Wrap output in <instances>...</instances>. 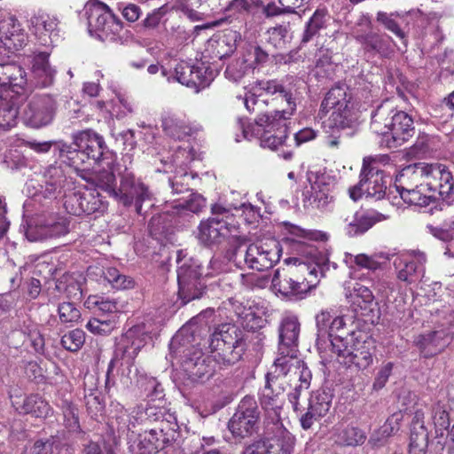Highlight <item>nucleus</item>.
I'll return each mask as SVG.
<instances>
[{
	"mask_svg": "<svg viewBox=\"0 0 454 454\" xmlns=\"http://www.w3.org/2000/svg\"><path fill=\"white\" fill-rule=\"evenodd\" d=\"M288 33L286 26L279 25L268 29V42L276 48H282L286 44V38Z\"/></svg>",
	"mask_w": 454,
	"mask_h": 454,
	"instance_id": "62",
	"label": "nucleus"
},
{
	"mask_svg": "<svg viewBox=\"0 0 454 454\" xmlns=\"http://www.w3.org/2000/svg\"><path fill=\"white\" fill-rule=\"evenodd\" d=\"M377 21L381 23L386 29L395 34L399 39L406 43V34L400 27L399 24L392 18V14H387L383 12L377 13Z\"/></svg>",
	"mask_w": 454,
	"mask_h": 454,
	"instance_id": "58",
	"label": "nucleus"
},
{
	"mask_svg": "<svg viewBox=\"0 0 454 454\" xmlns=\"http://www.w3.org/2000/svg\"><path fill=\"white\" fill-rule=\"evenodd\" d=\"M331 19L332 16L325 7H317L305 23L301 43H308L319 36L321 31L327 28Z\"/></svg>",
	"mask_w": 454,
	"mask_h": 454,
	"instance_id": "33",
	"label": "nucleus"
},
{
	"mask_svg": "<svg viewBox=\"0 0 454 454\" xmlns=\"http://www.w3.org/2000/svg\"><path fill=\"white\" fill-rule=\"evenodd\" d=\"M330 121L337 129H351L353 134L359 125V113L354 104H351L344 109L334 110L330 116Z\"/></svg>",
	"mask_w": 454,
	"mask_h": 454,
	"instance_id": "38",
	"label": "nucleus"
},
{
	"mask_svg": "<svg viewBox=\"0 0 454 454\" xmlns=\"http://www.w3.org/2000/svg\"><path fill=\"white\" fill-rule=\"evenodd\" d=\"M59 21L55 16L39 12L34 14L29 20L30 30L37 43L46 47H53L59 42Z\"/></svg>",
	"mask_w": 454,
	"mask_h": 454,
	"instance_id": "18",
	"label": "nucleus"
},
{
	"mask_svg": "<svg viewBox=\"0 0 454 454\" xmlns=\"http://www.w3.org/2000/svg\"><path fill=\"white\" fill-rule=\"evenodd\" d=\"M50 52H35L31 60V72L35 83L41 87H48L53 83L56 70L49 61Z\"/></svg>",
	"mask_w": 454,
	"mask_h": 454,
	"instance_id": "30",
	"label": "nucleus"
},
{
	"mask_svg": "<svg viewBox=\"0 0 454 454\" xmlns=\"http://www.w3.org/2000/svg\"><path fill=\"white\" fill-rule=\"evenodd\" d=\"M426 262V254L419 251H414L403 258H396L394 265L398 270V279L410 284L416 282L424 276Z\"/></svg>",
	"mask_w": 454,
	"mask_h": 454,
	"instance_id": "24",
	"label": "nucleus"
},
{
	"mask_svg": "<svg viewBox=\"0 0 454 454\" xmlns=\"http://www.w3.org/2000/svg\"><path fill=\"white\" fill-rule=\"evenodd\" d=\"M351 104L354 102L348 87L345 84L336 85L326 93L321 103V111L327 113L331 109H344Z\"/></svg>",
	"mask_w": 454,
	"mask_h": 454,
	"instance_id": "34",
	"label": "nucleus"
},
{
	"mask_svg": "<svg viewBox=\"0 0 454 454\" xmlns=\"http://www.w3.org/2000/svg\"><path fill=\"white\" fill-rule=\"evenodd\" d=\"M231 232L226 220L218 217H211L201 222L199 227V239L207 246L221 242Z\"/></svg>",
	"mask_w": 454,
	"mask_h": 454,
	"instance_id": "28",
	"label": "nucleus"
},
{
	"mask_svg": "<svg viewBox=\"0 0 454 454\" xmlns=\"http://www.w3.org/2000/svg\"><path fill=\"white\" fill-rule=\"evenodd\" d=\"M83 192H73L65 197L64 207L66 210L74 215H81L80 204L82 200Z\"/></svg>",
	"mask_w": 454,
	"mask_h": 454,
	"instance_id": "63",
	"label": "nucleus"
},
{
	"mask_svg": "<svg viewBox=\"0 0 454 454\" xmlns=\"http://www.w3.org/2000/svg\"><path fill=\"white\" fill-rule=\"evenodd\" d=\"M57 103L49 95L35 96L27 104L24 112L26 122L33 128H41L50 124L56 114Z\"/></svg>",
	"mask_w": 454,
	"mask_h": 454,
	"instance_id": "16",
	"label": "nucleus"
},
{
	"mask_svg": "<svg viewBox=\"0 0 454 454\" xmlns=\"http://www.w3.org/2000/svg\"><path fill=\"white\" fill-rule=\"evenodd\" d=\"M281 252V247L276 239L248 246L240 244L235 247L231 260L239 268L247 266L249 269L262 271L270 269L279 261Z\"/></svg>",
	"mask_w": 454,
	"mask_h": 454,
	"instance_id": "8",
	"label": "nucleus"
},
{
	"mask_svg": "<svg viewBox=\"0 0 454 454\" xmlns=\"http://www.w3.org/2000/svg\"><path fill=\"white\" fill-rule=\"evenodd\" d=\"M355 39L361 44L365 55H380L381 58H390L394 52L390 37H384L378 33L369 31L367 33H356Z\"/></svg>",
	"mask_w": 454,
	"mask_h": 454,
	"instance_id": "25",
	"label": "nucleus"
},
{
	"mask_svg": "<svg viewBox=\"0 0 454 454\" xmlns=\"http://www.w3.org/2000/svg\"><path fill=\"white\" fill-rule=\"evenodd\" d=\"M30 87L25 69L7 63L0 70V129L7 130L17 123L19 108Z\"/></svg>",
	"mask_w": 454,
	"mask_h": 454,
	"instance_id": "4",
	"label": "nucleus"
},
{
	"mask_svg": "<svg viewBox=\"0 0 454 454\" xmlns=\"http://www.w3.org/2000/svg\"><path fill=\"white\" fill-rule=\"evenodd\" d=\"M181 252L177 254V282L183 286V292L188 291L189 281L202 278L203 272L201 265L194 259L189 258L183 262L180 258Z\"/></svg>",
	"mask_w": 454,
	"mask_h": 454,
	"instance_id": "37",
	"label": "nucleus"
},
{
	"mask_svg": "<svg viewBox=\"0 0 454 454\" xmlns=\"http://www.w3.org/2000/svg\"><path fill=\"white\" fill-rule=\"evenodd\" d=\"M344 288L347 299L356 297L361 299L364 303H372L373 301L372 292L359 282H346Z\"/></svg>",
	"mask_w": 454,
	"mask_h": 454,
	"instance_id": "52",
	"label": "nucleus"
},
{
	"mask_svg": "<svg viewBox=\"0 0 454 454\" xmlns=\"http://www.w3.org/2000/svg\"><path fill=\"white\" fill-rule=\"evenodd\" d=\"M59 158L64 163L73 168L79 176L86 181L92 179L89 172L90 160H87L86 154L78 147H73L72 145L59 142Z\"/></svg>",
	"mask_w": 454,
	"mask_h": 454,
	"instance_id": "27",
	"label": "nucleus"
},
{
	"mask_svg": "<svg viewBox=\"0 0 454 454\" xmlns=\"http://www.w3.org/2000/svg\"><path fill=\"white\" fill-rule=\"evenodd\" d=\"M371 129L386 137L388 147H396L408 141L415 133L412 118L397 110L390 102L379 106L372 114Z\"/></svg>",
	"mask_w": 454,
	"mask_h": 454,
	"instance_id": "5",
	"label": "nucleus"
},
{
	"mask_svg": "<svg viewBox=\"0 0 454 454\" xmlns=\"http://www.w3.org/2000/svg\"><path fill=\"white\" fill-rule=\"evenodd\" d=\"M392 434L393 432H391V429H388V426L383 425L372 434L369 439V443L374 448L383 446L386 443L387 439Z\"/></svg>",
	"mask_w": 454,
	"mask_h": 454,
	"instance_id": "64",
	"label": "nucleus"
},
{
	"mask_svg": "<svg viewBox=\"0 0 454 454\" xmlns=\"http://www.w3.org/2000/svg\"><path fill=\"white\" fill-rule=\"evenodd\" d=\"M443 336V332L434 331L419 335L414 342L424 356L429 357L441 351L444 347L445 343L442 342Z\"/></svg>",
	"mask_w": 454,
	"mask_h": 454,
	"instance_id": "40",
	"label": "nucleus"
},
{
	"mask_svg": "<svg viewBox=\"0 0 454 454\" xmlns=\"http://www.w3.org/2000/svg\"><path fill=\"white\" fill-rule=\"evenodd\" d=\"M264 321L262 317L250 311L246 313L243 323L248 332L231 324H223L215 328L210 338L213 360L221 368L231 366L241 359L254 340V348L259 349L264 336L262 333H255V330L262 328Z\"/></svg>",
	"mask_w": 454,
	"mask_h": 454,
	"instance_id": "2",
	"label": "nucleus"
},
{
	"mask_svg": "<svg viewBox=\"0 0 454 454\" xmlns=\"http://www.w3.org/2000/svg\"><path fill=\"white\" fill-rule=\"evenodd\" d=\"M317 346L322 339L327 338L332 351L340 362L350 367L366 369L372 363V355L364 341H361L357 333L347 327L342 316L333 318L328 309H322L316 315Z\"/></svg>",
	"mask_w": 454,
	"mask_h": 454,
	"instance_id": "1",
	"label": "nucleus"
},
{
	"mask_svg": "<svg viewBox=\"0 0 454 454\" xmlns=\"http://www.w3.org/2000/svg\"><path fill=\"white\" fill-rule=\"evenodd\" d=\"M299 333L300 323L296 317L287 316L282 319L279 326V356L277 359H283L288 363L294 359L305 364L296 356Z\"/></svg>",
	"mask_w": 454,
	"mask_h": 454,
	"instance_id": "17",
	"label": "nucleus"
},
{
	"mask_svg": "<svg viewBox=\"0 0 454 454\" xmlns=\"http://www.w3.org/2000/svg\"><path fill=\"white\" fill-rule=\"evenodd\" d=\"M387 217L375 210L357 212L353 220L348 224V232L351 236L363 234L372 228L375 223L386 220Z\"/></svg>",
	"mask_w": 454,
	"mask_h": 454,
	"instance_id": "36",
	"label": "nucleus"
},
{
	"mask_svg": "<svg viewBox=\"0 0 454 454\" xmlns=\"http://www.w3.org/2000/svg\"><path fill=\"white\" fill-rule=\"evenodd\" d=\"M98 179L99 182L98 186L101 189L125 207H130L134 204L137 214H141L143 202L151 200L152 194L148 187L140 180L136 179L134 174L129 172L127 169L121 175L120 188L118 190L113 185L115 181V176L113 172H104L102 174V179L99 176Z\"/></svg>",
	"mask_w": 454,
	"mask_h": 454,
	"instance_id": "6",
	"label": "nucleus"
},
{
	"mask_svg": "<svg viewBox=\"0 0 454 454\" xmlns=\"http://www.w3.org/2000/svg\"><path fill=\"white\" fill-rule=\"evenodd\" d=\"M46 196L54 195L65 182V174L59 166H50L43 174Z\"/></svg>",
	"mask_w": 454,
	"mask_h": 454,
	"instance_id": "45",
	"label": "nucleus"
},
{
	"mask_svg": "<svg viewBox=\"0 0 454 454\" xmlns=\"http://www.w3.org/2000/svg\"><path fill=\"white\" fill-rule=\"evenodd\" d=\"M27 42L28 34L16 17L7 14L0 20V43L8 52L22 49Z\"/></svg>",
	"mask_w": 454,
	"mask_h": 454,
	"instance_id": "19",
	"label": "nucleus"
},
{
	"mask_svg": "<svg viewBox=\"0 0 454 454\" xmlns=\"http://www.w3.org/2000/svg\"><path fill=\"white\" fill-rule=\"evenodd\" d=\"M259 419L260 411L256 401L254 397L245 396L230 419L228 427L234 436L246 438L257 432Z\"/></svg>",
	"mask_w": 454,
	"mask_h": 454,
	"instance_id": "13",
	"label": "nucleus"
},
{
	"mask_svg": "<svg viewBox=\"0 0 454 454\" xmlns=\"http://www.w3.org/2000/svg\"><path fill=\"white\" fill-rule=\"evenodd\" d=\"M333 395L332 394L323 391L314 392L309 399L307 411L300 413L301 426L304 430L311 428L316 421L325 417L332 407Z\"/></svg>",
	"mask_w": 454,
	"mask_h": 454,
	"instance_id": "21",
	"label": "nucleus"
},
{
	"mask_svg": "<svg viewBox=\"0 0 454 454\" xmlns=\"http://www.w3.org/2000/svg\"><path fill=\"white\" fill-rule=\"evenodd\" d=\"M107 281L117 289H127L133 286L132 278L122 275L115 268H109L106 272Z\"/></svg>",
	"mask_w": 454,
	"mask_h": 454,
	"instance_id": "57",
	"label": "nucleus"
},
{
	"mask_svg": "<svg viewBox=\"0 0 454 454\" xmlns=\"http://www.w3.org/2000/svg\"><path fill=\"white\" fill-rule=\"evenodd\" d=\"M312 379L311 372L301 363L296 360L286 362L283 359H276L273 371L267 373L266 384L261 393V404L264 410L278 409L282 402L278 396L286 388V386H294V390L289 393L288 398L295 412L305 410L299 400L303 392H307Z\"/></svg>",
	"mask_w": 454,
	"mask_h": 454,
	"instance_id": "3",
	"label": "nucleus"
},
{
	"mask_svg": "<svg viewBox=\"0 0 454 454\" xmlns=\"http://www.w3.org/2000/svg\"><path fill=\"white\" fill-rule=\"evenodd\" d=\"M428 163L419 162L403 168L395 180V188L426 187Z\"/></svg>",
	"mask_w": 454,
	"mask_h": 454,
	"instance_id": "31",
	"label": "nucleus"
},
{
	"mask_svg": "<svg viewBox=\"0 0 454 454\" xmlns=\"http://www.w3.org/2000/svg\"><path fill=\"white\" fill-rule=\"evenodd\" d=\"M365 434L358 427L347 426L340 429L337 435V442L343 445L356 446L364 442Z\"/></svg>",
	"mask_w": 454,
	"mask_h": 454,
	"instance_id": "49",
	"label": "nucleus"
},
{
	"mask_svg": "<svg viewBox=\"0 0 454 454\" xmlns=\"http://www.w3.org/2000/svg\"><path fill=\"white\" fill-rule=\"evenodd\" d=\"M175 78L183 85L193 88L196 91L208 86L212 81V71L202 66L181 62L175 68Z\"/></svg>",
	"mask_w": 454,
	"mask_h": 454,
	"instance_id": "22",
	"label": "nucleus"
},
{
	"mask_svg": "<svg viewBox=\"0 0 454 454\" xmlns=\"http://www.w3.org/2000/svg\"><path fill=\"white\" fill-rule=\"evenodd\" d=\"M169 351L171 357L180 361L183 371L192 381L203 380L212 375L209 358L203 355L200 348L188 345L181 333L172 338Z\"/></svg>",
	"mask_w": 454,
	"mask_h": 454,
	"instance_id": "9",
	"label": "nucleus"
},
{
	"mask_svg": "<svg viewBox=\"0 0 454 454\" xmlns=\"http://www.w3.org/2000/svg\"><path fill=\"white\" fill-rule=\"evenodd\" d=\"M307 181L309 189L304 192L305 199L309 205L318 209H327L333 201V180L326 174L308 171Z\"/></svg>",
	"mask_w": 454,
	"mask_h": 454,
	"instance_id": "14",
	"label": "nucleus"
},
{
	"mask_svg": "<svg viewBox=\"0 0 454 454\" xmlns=\"http://www.w3.org/2000/svg\"><path fill=\"white\" fill-rule=\"evenodd\" d=\"M148 338L144 325H136L129 329L122 336L120 348L125 357L133 360L145 345Z\"/></svg>",
	"mask_w": 454,
	"mask_h": 454,
	"instance_id": "32",
	"label": "nucleus"
},
{
	"mask_svg": "<svg viewBox=\"0 0 454 454\" xmlns=\"http://www.w3.org/2000/svg\"><path fill=\"white\" fill-rule=\"evenodd\" d=\"M63 415L66 427L72 432L78 431L80 428L77 409L70 403L65 402L63 406Z\"/></svg>",
	"mask_w": 454,
	"mask_h": 454,
	"instance_id": "61",
	"label": "nucleus"
},
{
	"mask_svg": "<svg viewBox=\"0 0 454 454\" xmlns=\"http://www.w3.org/2000/svg\"><path fill=\"white\" fill-rule=\"evenodd\" d=\"M89 309H98L103 313L113 314L119 310L118 303L114 299L98 295H90L85 301Z\"/></svg>",
	"mask_w": 454,
	"mask_h": 454,
	"instance_id": "51",
	"label": "nucleus"
},
{
	"mask_svg": "<svg viewBox=\"0 0 454 454\" xmlns=\"http://www.w3.org/2000/svg\"><path fill=\"white\" fill-rule=\"evenodd\" d=\"M431 420L437 434L442 435L450 424V414L446 406L441 403H436L431 409Z\"/></svg>",
	"mask_w": 454,
	"mask_h": 454,
	"instance_id": "48",
	"label": "nucleus"
},
{
	"mask_svg": "<svg viewBox=\"0 0 454 454\" xmlns=\"http://www.w3.org/2000/svg\"><path fill=\"white\" fill-rule=\"evenodd\" d=\"M161 127L166 135L178 140L192 136L198 130L197 128L191 126L184 118L169 114L162 117Z\"/></svg>",
	"mask_w": 454,
	"mask_h": 454,
	"instance_id": "35",
	"label": "nucleus"
},
{
	"mask_svg": "<svg viewBox=\"0 0 454 454\" xmlns=\"http://www.w3.org/2000/svg\"><path fill=\"white\" fill-rule=\"evenodd\" d=\"M59 317L63 324L77 323L81 318L80 309L74 302H62L58 308Z\"/></svg>",
	"mask_w": 454,
	"mask_h": 454,
	"instance_id": "56",
	"label": "nucleus"
},
{
	"mask_svg": "<svg viewBox=\"0 0 454 454\" xmlns=\"http://www.w3.org/2000/svg\"><path fill=\"white\" fill-rule=\"evenodd\" d=\"M376 165L375 159L364 158L360 177L366 186V196L380 200L387 190V176Z\"/></svg>",
	"mask_w": 454,
	"mask_h": 454,
	"instance_id": "20",
	"label": "nucleus"
},
{
	"mask_svg": "<svg viewBox=\"0 0 454 454\" xmlns=\"http://www.w3.org/2000/svg\"><path fill=\"white\" fill-rule=\"evenodd\" d=\"M114 327L115 321L112 319L92 318L86 325L90 332L97 334H108Z\"/></svg>",
	"mask_w": 454,
	"mask_h": 454,
	"instance_id": "60",
	"label": "nucleus"
},
{
	"mask_svg": "<svg viewBox=\"0 0 454 454\" xmlns=\"http://www.w3.org/2000/svg\"><path fill=\"white\" fill-rule=\"evenodd\" d=\"M206 207V199L199 193H192L188 200L179 202L175 208L187 209L192 213L198 214Z\"/></svg>",
	"mask_w": 454,
	"mask_h": 454,
	"instance_id": "59",
	"label": "nucleus"
},
{
	"mask_svg": "<svg viewBox=\"0 0 454 454\" xmlns=\"http://www.w3.org/2000/svg\"><path fill=\"white\" fill-rule=\"evenodd\" d=\"M317 272L316 268H310L305 262L287 269L276 270L271 279L272 288L281 295L290 299H301L313 286L310 277Z\"/></svg>",
	"mask_w": 454,
	"mask_h": 454,
	"instance_id": "10",
	"label": "nucleus"
},
{
	"mask_svg": "<svg viewBox=\"0 0 454 454\" xmlns=\"http://www.w3.org/2000/svg\"><path fill=\"white\" fill-rule=\"evenodd\" d=\"M84 13L90 33L103 41L115 40L123 29L122 21L106 4L98 0H89L84 6Z\"/></svg>",
	"mask_w": 454,
	"mask_h": 454,
	"instance_id": "11",
	"label": "nucleus"
},
{
	"mask_svg": "<svg viewBox=\"0 0 454 454\" xmlns=\"http://www.w3.org/2000/svg\"><path fill=\"white\" fill-rule=\"evenodd\" d=\"M240 39V35L236 31H227L217 39L211 40L209 46L215 58L220 59L231 55L237 49V41Z\"/></svg>",
	"mask_w": 454,
	"mask_h": 454,
	"instance_id": "39",
	"label": "nucleus"
},
{
	"mask_svg": "<svg viewBox=\"0 0 454 454\" xmlns=\"http://www.w3.org/2000/svg\"><path fill=\"white\" fill-rule=\"evenodd\" d=\"M426 187L430 194H434V200L442 199L448 204L454 192V180L451 173L441 164H428Z\"/></svg>",
	"mask_w": 454,
	"mask_h": 454,
	"instance_id": "15",
	"label": "nucleus"
},
{
	"mask_svg": "<svg viewBox=\"0 0 454 454\" xmlns=\"http://www.w3.org/2000/svg\"><path fill=\"white\" fill-rule=\"evenodd\" d=\"M294 442V436L288 431H283L273 443L265 441L254 442L242 454H293Z\"/></svg>",
	"mask_w": 454,
	"mask_h": 454,
	"instance_id": "26",
	"label": "nucleus"
},
{
	"mask_svg": "<svg viewBox=\"0 0 454 454\" xmlns=\"http://www.w3.org/2000/svg\"><path fill=\"white\" fill-rule=\"evenodd\" d=\"M158 427H154L145 432V441L148 442L149 452L158 451L162 450L167 444L169 443L170 440L168 437V431L174 432V428L170 427L168 422H165L162 419Z\"/></svg>",
	"mask_w": 454,
	"mask_h": 454,
	"instance_id": "41",
	"label": "nucleus"
},
{
	"mask_svg": "<svg viewBox=\"0 0 454 454\" xmlns=\"http://www.w3.org/2000/svg\"><path fill=\"white\" fill-rule=\"evenodd\" d=\"M56 289L66 294L67 298L80 300L82 288L77 279L71 274H64L56 282Z\"/></svg>",
	"mask_w": 454,
	"mask_h": 454,
	"instance_id": "47",
	"label": "nucleus"
},
{
	"mask_svg": "<svg viewBox=\"0 0 454 454\" xmlns=\"http://www.w3.org/2000/svg\"><path fill=\"white\" fill-rule=\"evenodd\" d=\"M82 200L80 204L81 215H91L93 213L103 211L106 208L99 193L95 191L83 192Z\"/></svg>",
	"mask_w": 454,
	"mask_h": 454,
	"instance_id": "50",
	"label": "nucleus"
},
{
	"mask_svg": "<svg viewBox=\"0 0 454 454\" xmlns=\"http://www.w3.org/2000/svg\"><path fill=\"white\" fill-rule=\"evenodd\" d=\"M73 145L82 150L87 160L99 163L105 160L106 144L104 138L91 129H86L72 135Z\"/></svg>",
	"mask_w": 454,
	"mask_h": 454,
	"instance_id": "23",
	"label": "nucleus"
},
{
	"mask_svg": "<svg viewBox=\"0 0 454 454\" xmlns=\"http://www.w3.org/2000/svg\"><path fill=\"white\" fill-rule=\"evenodd\" d=\"M428 446V431L421 426L411 427L409 454H426Z\"/></svg>",
	"mask_w": 454,
	"mask_h": 454,
	"instance_id": "46",
	"label": "nucleus"
},
{
	"mask_svg": "<svg viewBox=\"0 0 454 454\" xmlns=\"http://www.w3.org/2000/svg\"><path fill=\"white\" fill-rule=\"evenodd\" d=\"M259 96H264L266 104L275 108L270 116L280 121H287L296 111L298 90L294 82L287 84L278 80L260 81L254 87Z\"/></svg>",
	"mask_w": 454,
	"mask_h": 454,
	"instance_id": "7",
	"label": "nucleus"
},
{
	"mask_svg": "<svg viewBox=\"0 0 454 454\" xmlns=\"http://www.w3.org/2000/svg\"><path fill=\"white\" fill-rule=\"evenodd\" d=\"M254 63L245 57L233 59L226 67L225 77L232 82H239L246 75L253 72Z\"/></svg>",
	"mask_w": 454,
	"mask_h": 454,
	"instance_id": "44",
	"label": "nucleus"
},
{
	"mask_svg": "<svg viewBox=\"0 0 454 454\" xmlns=\"http://www.w3.org/2000/svg\"><path fill=\"white\" fill-rule=\"evenodd\" d=\"M427 187H414V188H396L401 198L405 203L425 207L430 204L434 198V194H427L425 191Z\"/></svg>",
	"mask_w": 454,
	"mask_h": 454,
	"instance_id": "43",
	"label": "nucleus"
},
{
	"mask_svg": "<svg viewBox=\"0 0 454 454\" xmlns=\"http://www.w3.org/2000/svg\"><path fill=\"white\" fill-rule=\"evenodd\" d=\"M68 232V224L63 218L48 219L36 226L29 225L26 235L30 241L56 238Z\"/></svg>",
	"mask_w": 454,
	"mask_h": 454,
	"instance_id": "29",
	"label": "nucleus"
},
{
	"mask_svg": "<svg viewBox=\"0 0 454 454\" xmlns=\"http://www.w3.org/2000/svg\"><path fill=\"white\" fill-rule=\"evenodd\" d=\"M287 121H280L276 117L270 116V114L258 115L254 123L243 129L244 137H257L262 147L271 150L282 145L287 137Z\"/></svg>",
	"mask_w": 454,
	"mask_h": 454,
	"instance_id": "12",
	"label": "nucleus"
},
{
	"mask_svg": "<svg viewBox=\"0 0 454 454\" xmlns=\"http://www.w3.org/2000/svg\"><path fill=\"white\" fill-rule=\"evenodd\" d=\"M85 333L81 329H74L61 338V345L64 348L71 352L78 351L84 344Z\"/></svg>",
	"mask_w": 454,
	"mask_h": 454,
	"instance_id": "54",
	"label": "nucleus"
},
{
	"mask_svg": "<svg viewBox=\"0 0 454 454\" xmlns=\"http://www.w3.org/2000/svg\"><path fill=\"white\" fill-rule=\"evenodd\" d=\"M178 294L184 304L202 296L206 285L202 278L189 281L188 291L183 292V286H178Z\"/></svg>",
	"mask_w": 454,
	"mask_h": 454,
	"instance_id": "53",
	"label": "nucleus"
},
{
	"mask_svg": "<svg viewBox=\"0 0 454 454\" xmlns=\"http://www.w3.org/2000/svg\"><path fill=\"white\" fill-rule=\"evenodd\" d=\"M20 412L32 414L37 418L46 417L51 411L49 403L39 395L26 397L23 403L16 408Z\"/></svg>",
	"mask_w": 454,
	"mask_h": 454,
	"instance_id": "42",
	"label": "nucleus"
},
{
	"mask_svg": "<svg viewBox=\"0 0 454 454\" xmlns=\"http://www.w3.org/2000/svg\"><path fill=\"white\" fill-rule=\"evenodd\" d=\"M306 249V254L312 258L315 263V266L312 268H316L317 270V272L312 276L317 277L318 272L321 276H325V271L330 268V262L326 253L320 252L313 247H308Z\"/></svg>",
	"mask_w": 454,
	"mask_h": 454,
	"instance_id": "55",
	"label": "nucleus"
}]
</instances>
